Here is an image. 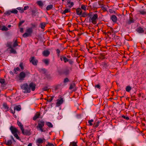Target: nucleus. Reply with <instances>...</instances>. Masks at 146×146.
Returning <instances> with one entry per match:
<instances>
[{"label": "nucleus", "instance_id": "obj_1", "mask_svg": "<svg viewBox=\"0 0 146 146\" xmlns=\"http://www.w3.org/2000/svg\"><path fill=\"white\" fill-rule=\"evenodd\" d=\"M81 17H86L88 16L90 17L89 19V22L91 21L92 23L94 25H95L97 23V21L98 19V15L97 14H94L92 12H90L88 14L85 12H83L81 14Z\"/></svg>", "mask_w": 146, "mask_h": 146}, {"label": "nucleus", "instance_id": "obj_2", "mask_svg": "<svg viewBox=\"0 0 146 146\" xmlns=\"http://www.w3.org/2000/svg\"><path fill=\"white\" fill-rule=\"evenodd\" d=\"M31 25L32 26V27L26 29V32L25 33L22 35L23 37L25 38L31 36L33 32V29L36 27L37 26V24L31 23Z\"/></svg>", "mask_w": 146, "mask_h": 146}, {"label": "nucleus", "instance_id": "obj_3", "mask_svg": "<svg viewBox=\"0 0 146 146\" xmlns=\"http://www.w3.org/2000/svg\"><path fill=\"white\" fill-rule=\"evenodd\" d=\"M21 88L22 89L24 90L23 92L25 93H29L31 92L28 85L27 83L23 84L21 86Z\"/></svg>", "mask_w": 146, "mask_h": 146}, {"label": "nucleus", "instance_id": "obj_4", "mask_svg": "<svg viewBox=\"0 0 146 146\" xmlns=\"http://www.w3.org/2000/svg\"><path fill=\"white\" fill-rule=\"evenodd\" d=\"M44 122L43 121H38V125L36 126V128L37 129H39L42 132H45V130H44L43 129V127L44 126Z\"/></svg>", "mask_w": 146, "mask_h": 146}, {"label": "nucleus", "instance_id": "obj_5", "mask_svg": "<svg viewBox=\"0 0 146 146\" xmlns=\"http://www.w3.org/2000/svg\"><path fill=\"white\" fill-rule=\"evenodd\" d=\"M29 61L34 66H36L38 62V60L34 56H31L29 58Z\"/></svg>", "mask_w": 146, "mask_h": 146}, {"label": "nucleus", "instance_id": "obj_6", "mask_svg": "<svg viewBox=\"0 0 146 146\" xmlns=\"http://www.w3.org/2000/svg\"><path fill=\"white\" fill-rule=\"evenodd\" d=\"M9 129L12 134H14L15 133H19V131L18 129L13 125L11 126Z\"/></svg>", "mask_w": 146, "mask_h": 146}, {"label": "nucleus", "instance_id": "obj_7", "mask_svg": "<svg viewBox=\"0 0 146 146\" xmlns=\"http://www.w3.org/2000/svg\"><path fill=\"white\" fill-rule=\"evenodd\" d=\"M31 130H27L25 129L24 130L23 128L22 130H21L22 133L25 135L29 136L30 135L31 133Z\"/></svg>", "mask_w": 146, "mask_h": 146}, {"label": "nucleus", "instance_id": "obj_8", "mask_svg": "<svg viewBox=\"0 0 146 146\" xmlns=\"http://www.w3.org/2000/svg\"><path fill=\"white\" fill-rule=\"evenodd\" d=\"M29 88L30 90H31L32 91H34L35 90L36 86V84L33 82H31L29 85H28Z\"/></svg>", "mask_w": 146, "mask_h": 146}, {"label": "nucleus", "instance_id": "obj_9", "mask_svg": "<svg viewBox=\"0 0 146 146\" xmlns=\"http://www.w3.org/2000/svg\"><path fill=\"white\" fill-rule=\"evenodd\" d=\"M45 139L44 137H43L42 138H38L36 141V143L37 144V145L39 146V145L38 144H42L43 143H45Z\"/></svg>", "mask_w": 146, "mask_h": 146}, {"label": "nucleus", "instance_id": "obj_10", "mask_svg": "<svg viewBox=\"0 0 146 146\" xmlns=\"http://www.w3.org/2000/svg\"><path fill=\"white\" fill-rule=\"evenodd\" d=\"M26 74L25 72H20L19 76V79L20 80H23L26 76Z\"/></svg>", "mask_w": 146, "mask_h": 146}, {"label": "nucleus", "instance_id": "obj_11", "mask_svg": "<svg viewBox=\"0 0 146 146\" xmlns=\"http://www.w3.org/2000/svg\"><path fill=\"white\" fill-rule=\"evenodd\" d=\"M134 21L135 20L133 19V17L130 16L129 19L127 21L126 23L128 25H129L132 23H134Z\"/></svg>", "mask_w": 146, "mask_h": 146}, {"label": "nucleus", "instance_id": "obj_12", "mask_svg": "<svg viewBox=\"0 0 146 146\" xmlns=\"http://www.w3.org/2000/svg\"><path fill=\"white\" fill-rule=\"evenodd\" d=\"M32 13L31 15L33 17H34L36 16V14H38V10L36 9H35L31 11Z\"/></svg>", "mask_w": 146, "mask_h": 146}, {"label": "nucleus", "instance_id": "obj_13", "mask_svg": "<svg viewBox=\"0 0 146 146\" xmlns=\"http://www.w3.org/2000/svg\"><path fill=\"white\" fill-rule=\"evenodd\" d=\"M63 102V98H61L60 100H57L56 103V105L57 106H59L62 104Z\"/></svg>", "mask_w": 146, "mask_h": 146}, {"label": "nucleus", "instance_id": "obj_14", "mask_svg": "<svg viewBox=\"0 0 146 146\" xmlns=\"http://www.w3.org/2000/svg\"><path fill=\"white\" fill-rule=\"evenodd\" d=\"M136 31L139 33H143L144 32L143 28L140 27H139L137 28Z\"/></svg>", "mask_w": 146, "mask_h": 146}, {"label": "nucleus", "instance_id": "obj_15", "mask_svg": "<svg viewBox=\"0 0 146 146\" xmlns=\"http://www.w3.org/2000/svg\"><path fill=\"white\" fill-rule=\"evenodd\" d=\"M60 60L61 61H63L65 63H66L69 60L66 57L63 56H60Z\"/></svg>", "mask_w": 146, "mask_h": 146}, {"label": "nucleus", "instance_id": "obj_16", "mask_svg": "<svg viewBox=\"0 0 146 146\" xmlns=\"http://www.w3.org/2000/svg\"><path fill=\"white\" fill-rule=\"evenodd\" d=\"M42 53L44 56L47 57L50 54V52L48 50H46L43 51Z\"/></svg>", "mask_w": 146, "mask_h": 146}, {"label": "nucleus", "instance_id": "obj_17", "mask_svg": "<svg viewBox=\"0 0 146 146\" xmlns=\"http://www.w3.org/2000/svg\"><path fill=\"white\" fill-rule=\"evenodd\" d=\"M3 108L6 110H5L6 112H7L9 110V108L7 104L6 103H4L3 104Z\"/></svg>", "mask_w": 146, "mask_h": 146}, {"label": "nucleus", "instance_id": "obj_18", "mask_svg": "<svg viewBox=\"0 0 146 146\" xmlns=\"http://www.w3.org/2000/svg\"><path fill=\"white\" fill-rule=\"evenodd\" d=\"M40 115V113L39 112H36L33 118V120L35 121L36 119L39 118Z\"/></svg>", "mask_w": 146, "mask_h": 146}, {"label": "nucleus", "instance_id": "obj_19", "mask_svg": "<svg viewBox=\"0 0 146 146\" xmlns=\"http://www.w3.org/2000/svg\"><path fill=\"white\" fill-rule=\"evenodd\" d=\"M111 19L112 21L114 23H116L117 20V17L115 15H113L111 17Z\"/></svg>", "mask_w": 146, "mask_h": 146}, {"label": "nucleus", "instance_id": "obj_20", "mask_svg": "<svg viewBox=\"0 0 146 146\" xmlns=\"http://www.w3.org/2000/svg\"><path fill=\"white\" fill-rule=\"evenodd\" d=\"M5 143L8 146H11L13 144L12 141L11 140H9L7 141L5 140Z\"/></svg>", "mask_w": 146, "mask_h": 146}, {"label": "nucleus", "instance_id": "obj_21", "mask_svg": "<svg viewBox=\"0 0 146 146\" xmlns=\"http://www.w3.org/2000/svg\"><path fill=\"white\" fill-rule=\"evenodd\" d=\"M76 11L77 15H80L82 14V11L80 8H78L76 9Z\"/></svg>", "mask_w": 146, "mask_h": 146}, {"label": "nucleus", "instance_id": "obj_22", "mask_svg": "<svg viewBox=\"0 0 146 146\" xmlns=\"http://www.w3.org/2000/svg\"><path fill=\"white\" fill-rule=\"evenodd\" d=\"M46 70L45 68L40 69L39 70V71L40 73L43 74H46Z\"/></svg>", "mask_w": 146, "mask_h": 146}, {"label": "nucleus", "instance_id": "obj_23", "mask_svg": "<svg viewBox=\"0 0 146 146\" xmlns=\"http://www.w3.org/2000/svg\"><path fill=\"white\" fill-rule=\"evenodd\" d=\"M46 23L44 22L41 23L40 24V27L42 29H44L45 27Z\"/></svg>", "mask_w": 146, "mask_h": 146}, {"label": "nucleus", "instance_id": "obj_24", "mask_svg": "<svg viewBox=\"0 0 146 146\" xmlns=\"http://www.w3.org/2000/svg\"><path fill=\"white\" fill-rule=\"evenodd\" d=\"M17 123L19 126L21 130H22L23 128V125L21 124V123L19 121H17Z\"/></svg>", "mask_w": 146, "mask_h": 146}, {"label": "nucleus", "instance_id": "obj_25", "mask_svg": "<svg viewBox=\"0 0 146 146\" xmlns=\"http://www.w3.org/2000/svg\"><path fill=\"white\" fill-rule=\"evenodd\" d=\"M40 7L42 8L43 6V4L42 2L40 1H38L36 3Z\"/></svg>", "mask_w": 146, "mask_h": 146}, {"label": "nucleus", "instance_id": "obj_26", "mask_svg": "<svg viewBox=\"0 0 146 146\" xmlns=\"http://www.w3.org/2000/svg\"><path fill=\"white\" fill-rule=\"evenodd\" d=\"M107 54L104 53H100V55L101 56L100 57V58L102 59H104L105 58V57H104Z\"/></svg>", "mask_w": 146, "mask_h": 146}, {"label": "nucleus", "instance_id": "obj_27", "mask_svg": "<svg viewBox=\"0 0 146 146\" xmlns=\"http://www.w3.org/2000/svg\"><path fill=\"white\" fill-rule=\"evenodd\" d=\"M77 141H73L70 143V146H78L77 145Z\"/></svg>", "mask_w": 146, "mask_h": 146}, {"label": "nucleus", "instance_id": "obj_28", "mask_svg": "<svg viewBox=\"0 0 146 146\" xmlns=\"http://www.w3.org/2000/svg\"><path fill=\"white\" fill-rule=\"evenodd\" d=\"M69 71H70V70L69 69H68V68L66 69L64 71L63 73L64 74H65L67 76L69 74Z\"/></svg>", "mask_w": 146, "mask_h": 146}, {"label": "nucleus", "instance_id": "obj_29", "mask_svg": "<svg viewBox=\"0 0 146 146\" xmlns=\"http://www.w3.org/2000/svg\"><path fill=\"white\" fill-rule=\"evenodd\" d=\"M100 122L99 121H96L95 122L93 125V127H94V128H96L98 127L99 125V123Z\"/></svg>", "mask_w": 146, "mask_h": 146}, {"label": "nucleus", "instance_id": "obj_30", "mask_svg": "<svg viewBox=\"0 0 146 146\" xmlns=\"http://www.w3.org/2000/svg\"><path fill=\"white\" fill-rule=\"evenodd\" d=\"M53 7V5H48L46 7V9L47 11H49L52 9Z\"/></svg>", "mask_w": 146, "mask_h": 146}, {"label": "nucleus", "instance_id": "obj_31", "mask_svg": "<svg viewBox=\"0 0 146 146\" xmlns=\"http://www.w3.org/2000/svg\"><path fill=\"white\" fill-rule=\"evenodd\" d=\"M42 61L46 65H48L49 64V60L48 59H44Z\"/></svg>", "mask_w": 146, "mask_h": 146}, {"label": "nucleus", "instance_id": "obj_32", "mask_svg": "<svg viewBox=\"0 0 146 146\" xmlns=\"http://www.w3.org/2000/svg\"><path fill=\"white\" fill-rule=\"evenodd\" d=\"M44 75L45 76V78H44V79L46 78L47 79H51V77L50 74H48L46 73V74H45Z\"/></svg>", "mask_w": 146, "mask_h": 146}, {"label": "nucleus", "instance_id": "obj_33", "mask_svg": "<svg viewBox=\"0 0 146 146\" xmlns=\"http://www.w3.org/2000/svg\"><path fill=\"white\" fill-rule=\"evenodd\" d=\"M76 86V84L75 83H73L72 84H70V87L69 88V89L70 90H72Z\"/></svg>", "mask_w": 146, "mask_h": 146}, {"label": "nucleus", "instance_id": "obj_34", "mask_svg": "<svg viewBox=\"0 0 146 146\" xmlns=\"http://www.w3.org/2000/svg\"><path fill=\"white\" fill-rule=\"evenodd\" d=\"M14 110H16L18 111H20L21 109V106L20 105L16 106L15 107H14Z\"/></svg>", "mask_w": 146, "mask_h": 146}, {"label": "nucleus", "instance_id": "obj_35", "mask_svg": "<svg viewBox=\"0 0 146 146\" xmlns=\"http://www.w3.org/2000/svg\"><path fill=\"white\" fill-rule=\"evenodd\" d=\"M25 22V20H20L18 24L19 27H20L21 26L22 24Z\"/></svg>", "mask_w": 146, "mask_h": 146}, {"label": "nucleus", "instance_id": "obj_36", "mask_svg": "<svg viewBox=\"0 0 146 146\" xmlns=\"http://www.w3.org/2000/svg\"><path fill=\"white\" fill-rule=\"evenodd\" d=\"M17 133H15L13 134L17 139L20 141L21 140V139L19 137V136L18 135Z\"/></svg>", "mask_w": 146, "mask_h": 146}, {"label": "nucleus", "instance_id": "obj_37", "mask_svg": "<svg viewBox=\"0 0 146 146\" xmlns=\"http://www.w3.org/2000/svg\"><path fill=\"white\" fill-rule=\"evenodd\" d=\"M46 124L50 128H52L53 127V125L50 122H46Z\"/></svg>", "mask_w": 146, "mask_h": 146}, {"label": "nucleus", "instance_id": "obj_38", "mask_svg": "<svg viewBox=\"0 0 146 146\" xmlns=\"http://www.w3.org/2000/svg\"><path fill=\"white\" fill-rule=\"evenodd\" d=\"M18 45V42L17 41V39L15 41V42H14L13 47H15L17 46Z\"/></svg>", "mask_w": 146, "mask_h": 146}, {"label": "nucleus", "instance_id": "obj_39", "mask_svg": "<svg viewBox=\"0 0 146 146\" xmlns=\"http://www.w3.org/2000/svg\"><path fill=\"white\" fill-rule=\"evenodd\" d=\"M10 48H11V49L10 50V52L12 53H13L14 54H16V51L11 46H10Z\"/></svg>", "mask_w": 146, "mask_h": 146}, {"label": "nucleus", "instance_id": "obj_40", "mask_svg": "<svg viewBox=\"0 0 146 146\" xmlns=\"http://www.w3.org/2000/svg\"><path fill=\"white\" fill-rule=\"evenodd\" d=\"M70 12V10L67 9H66L64 11H63V12L62 13V14H65L66 13Z\"/></svg>", "mask_w": 146, "mask_h": 146}, {"label": "nucleus", "instance_id": "obj_41", "mask_svg": "<svg viewBox=\"0 0 146 146\" xmlns=\"http://www.w3.org/2000/svg\"><path fill=\"white\" fill-rule=\"evenodd\" d=\"M131 88L129 86H127L126 87V91L129 92L131 90Z\"/></svg>", "mask_w": 146, "mask_h": 146}, {"label": "nucleus", "instance_id": "obj_42", "mask_svg": "<svg viewBox=\"0 0 146 146\" xmlns=\"http://www.w3.org/2000/svg\"><path fill=\"white\" fill-rule=\"evenodd\" d=\"M17 9L20 11V12L21 13H23L24 12V9L22 7H18L17 8Z\"/></svg>", "mask_w": 146, "mask_h": 146}, {"label": "nucleus", "instance_id": "obj_43", "mask_svg": "<svg viewBox=\"0 0 146 146\" xmlns=\"http://www.w3.org/2000/svg\"><path fill=\"white\" fill-rule=\"evenodd\" d=\"M11 13H14L15 14H17L18 13V11L16 9H14L11 11Z\"/></svg>", "mask_w": 146, "mask_h": 146}, {"label": "nucleus", "instance_id": "obj_44", "mask_svg": "<svg viewBox=\"0 0 146 146\" xmlns=\"http://www.w3.org/2000/svg\"><path fill=\"white\" fill-rule=\"evenodd\" d=\"M56 51L58 56V57H59L60 56V50L58 49H56Z\"/></svg>", "mask_w": 146, "mask_h": 146}, {"label": "nucleus", "instance_id": "obj_45", "mask_svg": "<svg viewBox=\"0 0 146 146\" xmlns=\"http://www.w3.org/2000/svg\"><path fill=\"white\" fill-rule=\"evenodd\" d=\"M8 29V28L5 26H3L1 29V30L3 31H7Z\"/></svg>", "mask_w": 146, "mask_h": 146}, {"label": "nucleus", "instance_id": "obj_46", "mask_svg": "<svg viewBox=\"0 0 146 146\" xmlns=\"http://www.w3.org/2000/svg\"><path fill=\"white\" fill-rule=\"evenodd\" d=\"M70 80L68 79V78H64L63 81V82L64 83H66L67 82H70Z\"/></svg>", "mask_w": 146, "mask_h": 146}, {"label": "nucleus", "instance_id": "obj_47", "mask_svg": "<svg viewBox=\"0 0 146 146\" xmlns=\"http://www.w3.org/2000/svg\"><path fill=\"white\" fill-rule=\"evenodd\" d=\"M68 4H70V5H69V7L70 8L72 7L74 3L73 2H71L70 1H67Z\"/></svg>", "mask_w": 146, "mask_h": 146}, {"label": "nucleus", "instance_id": "obj_48", "mask_svg": "<svg viewBox=\"0 0 146 146\" xmlns=\"http://www.w3.org/2000/svg\"><path fill=\"white\" fill-rule=\"evenodd\" d=\"M140 13L142 15H146V11H139Z\"/></svg>", "mask_w": 146, "mask_h": 146}, {"label": "nucleus", "instance_id": "obj_49", "mask_svg": "<svg viewBox=\"0 0 146 146\" xmlns=\"http://www.w3.org/2000/svg\"><path fill=\"white\" fill-rule=\"evenodd\" d=\"M19 66L21 68L22 70H23L24 69V67L23 66V63L22 62H21L19 65Z\"/></svg>", "mask_w": 146, "mask_h": 146}, {"label": "nucleus", "instance_id": "obj_50", "mask_svg": "<svg viewBox=\"0 0 146 146\" xmlns=\"http://www.w3.org/2000/svg\"><path fill=\"white\" fill-rule=\"evenodd\" d=\"M5 82V80L4 79H1V87L3 84Z\"/></svg>", "mask_w": 146, "mask_h": 146}, {"label": "nucleus", "instance_id": "obj_51", "mask_svg": "<svg viewBox=\"0 0 146 146\" xmlns=\"http://www.w3.org/2000/svg\"><path fill=\"white\" fill-rule=\"evenodd\" d=\"M60 84H58L55 86L54 87V90H58L59 88L60 87Z\"/></svg>", "mask_w": 146, "mask_h": 146}, {"label": "nucleus", "instance_id": "obj_52", "mask_svg": "<svg viewBox=\"0 0 146 146\" xmlns=\"http://www.w3.org/2000/svg\"><path fill=\"white\" fill-rule=\"evenodd\" d=\"M104 12L107 11V8L106 7H104L103 6H101L100 7Z\"/></svg>", "mask_w": 146, "mask_h": 146}, {"label": "nucleus", "instance_id": "obj_53", "mask_svg": "<svg viewBox=\"0 0 146 146\" xmlns=\"http://www.w3.org/2000/svg\"><path fill=\"white\" fill-rule=\"evenodd\" d=\"M81 8L82 9L85 11L86 10V7L84 5H82L81 6Z\"/></svg>", "mask_w": 146, "mask_h": 146}, {"label": "nucleus", "instance_id": "obj_54", "mask_svg": "<svg viewBox=\"0 0 146 146\" xmlns=\"http://www.w3.org/2000/svg\"><path fill=\"white\" fill-rule=\"evenodd\" d=\"M54 98V96H52L50 98V99L47 100V102H50L53 100Z\"/></svg>", "mask_w": 146, "mask_h": 146}, {"label": "nucleus", "instance_id": "obj_55", "mask_svg": "<svg viewBox=\"0 0 146 146\" xmlns=\"http://www.w3.org/2000/svg\"><path fill=\"white\" fill-rule=\"evenodd\" d=\"M121 117L126 120H128L129 119V117L127 116H125L124 115H123Z\"/></svg>", "mask_w": 146, "mask_h": 146}, {"label": "nucleus", "instance_id": "obj_56", "mask_svg": "<svg viewBox=\"0 0 146 146\" xmlns=\"http://www.w3.org/2000/svg\"><path fill=\"white\" fill-rule=\"evenodd\" d=\"M11 11H7V12H6L5 13V14L7 15H8L9 16V15L11 14Z\"/></svg>", "mask_w": 146, "mask_h": 146}, {"label": "nucleus", "instance_id": "obj_57", "mask_svg": "<svg viewBox=\"0 0 146 146\" xmlns=\"http://www.w3.org/2000/svg\"><path fill=\"white\" fill-rule=\"evenodd\" d=\"M46 146H54V145L52 143L48 142V144L46 145Z\"/></svg>", "mask_w": 146, "mask_h": 146}, {"label": "nucleus", "instance_id": "obj_58", "mask_svg": "<svg viewBox=\"0 0 146 146\" xmlns=\"http://www.w3.org/2000/svg\"><path fill=\"white\" fill-rule=\"evenodd\" d=\"M42 90L44 91H46L48 90V87L47 86H45L42 88Z\"/></svg>", "mask_w": 146, "mask_h": 146}, {"label": "nucleus", "instance_id": "obj_59", "mask_svg": "<svg viewBox=\"0 0 146 146\" xmlns=\"http://www.w3.org/2000/svg\"><path fill=\"white\" fill-rule=\"evenodd\" d=\"M94 87L95 88H97L99 89H100V86L99 84L95 85L94 86Z\"/></svg>", "mask_w": 146, "mask_h": 146}, {"label": "nucleus", "instance_id": "obj_60", "mask_svg": "<svg viewBox=\"0 0 146 146\" xmlns=\"http://www.w3.org/2000/svg\"><path fill=\"white\" fill-rule=\"evenodd\" d=\"M20 29V31L21 33H23L24 32L23 30L24 29L23 27H19Z\"/></svg>", "mask_w": 146, "mask_h": 146}, {"label": "nucleus", "instance_id": "obj_61", "mask_svg": "<svg viewBox=\"0 0 146 146\" xmlns=\"http://www.w3.org/2000/svg\"><path fill=\"white\" fill-rule=\"evenodd\" d=\"M10 110L11 111V113L14 114L15 113V110H12L11 108H10Z\"/></svg>", "mask_w": 146, "mask_h": 146}, {"label": "nucleus", "instance_id": "obj_62", "mask_svg": "<svg viewBox=\"0 0 146 146\" xmlns=\"http://www.w3.org/2000/svg\"><path fill=\"white\" fill-rule=\"evenodd\" d=\"M108 29H110L109 31H110L111 33H113L114 32V30H113V29L112 27H110Z\"/></svg>", "mask_w": 146, "mask_h": 146}, {"label": "nucleus", "instance_id": "obj_63", "mask_svg": "<svg viewBox=\"0 0 146 146\" xmlns=\"http://www.w3.org/2000/svg\"><path fill=\"white\" fill-rule=\"evenodd\" d=\"M68 62L70 64H72L73 63V61L71 59H68Z\"/></svg>", "mask_w": 146, "mask_h": 146}, {"label": "nucleus", "instance_id": "obj_64", "mask_svg": "<svg viewBox=\"0 0 146 146\" xmlns=\"http://www.w3.org/2000/svg\"><path fill=\"white\" fill-rule=\"evenodd\" d=\"M29 7L28 6H27L24 7V9H24V11L26 10L27 9H29Z\"/></svg>", "mask_w": 146, "mask_h": 146}]
</instances>
